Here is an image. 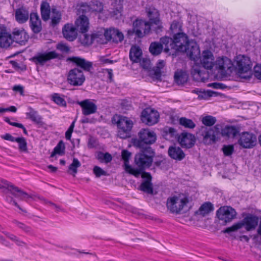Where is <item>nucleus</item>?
I'll use <instances>...</instances> for the list:
<instances>
[{"label": "nucleus", "instance_id": "obj_58", "mask_svg": "<svg viewBox=\"0 0 261 261\" xmlns=\"http://www.w3.org/2000/svg\"><path fill=\"white\" fill-rule=\"evenodd\" d=\"M139 62L143 69L149 70L151 68V62L149 59L144 58L140 59Z\"/></svg>", "mask_w": 261, "mask_h": 261}, {"label": "nucleus", "instance_id": "obj_17", "mask_svg": "<svg viewBox=\"0 0 261 261\" xmlns=\"http://www.w3.org/2000/svg\"><path fill=\"white\" fill-rule=\"evenodd\" d=\"M66 61L72 63L74 65L85 71H90L93 68V63L80 57L73 56L67 58Z\"/></svg>", "mask_w": 261, "mask_h": 261}, {"label": "nucleus", "instance_id": "obj_52", "mask_svg": "<svg viewBox=\"0 0 261 261\" xmlns=\"http://www.w3.org/2000/svg\"><path fill=\"white\" fill-rule=\"evenodd\" d=\"M52 100L57 105L62 106H66V102L65 100L60 96L58 93H54L52 95Z\"/></svg>", "mask_w": 261, "mask_h": 261}, {"label": "nucleus", "instance_id": "obj_31", "mask_svg": "<svg viewBox=\"0 0 261 261\" xmlns=\"http://www.w3.org/2000/svg\"><path fill=\"white\" fill-rule=\"evenodd\" d=\"M220 130L222 136L228 138H234L239 133V128L234 126H226Z\"/></svg>", "mask_w": 261, "mask_h": 261}, {"label": "nucleus", "instance_id": "obj_9", "mask_svg": "<svg viewBox=\"0 0 261 261\" xmlns=\"http://www.w3.org/2000/svg\"><path fill=\"white\" fill-rule=\"evenodd\" d=\"M221 125H216L212 128H207L205 126L201 127V135L203 137V141L204 144L210 145L216 142V136L220 133Z\"/></svg>", "mask_w": 261, "mask_h": 261}, {"label": "nucleus", "instance_id": "obj_24", "mask_svg": "<svg viewBox=\"0 0 261 261\" xmlns=\"http://www.w3.org/2000/svg\"><path fill=\"white\" fill-rule=\"evenodd\" d=\"M77 31V29L72 24L69 23L65 24L62 30L63 36L69 41H73L76 38Z\"/></svg>", "mask_w": 261, "mask_h": 261}, {"label": "nucleus", "instance_id": "obj_27", "mask_svg": "<svg viewBox=\"0 0 261 261\" xmlns=\"http://www.w3.org/2000/svg\"><path fill=\"white\" fill-rule=\"evenodd\" d=\"M146 12L147 15L149 18L148 21L150 24H158L161 19L160 18V13L159 11L154 7H150L146 8Z\"/></svg>", "mask_w": 261, "mask_h": 261}, {"label": "nucleus", "instance_id": "obj_21", "mask_svg": "<svg viewBox=\"0 0 261 261\" xmlns=\"http://www.w3.org/2000/svg\"><path fill=\"white\" fill-rule=\"evenodd\" d=\"M178 141L182 147L191 148L195 144V137L192 134L183 132L178 136Z\"/></svg>", "mask_w": 261, "mask_h": 261}, {"label": "nucleus", "instance_id": "obj_46", "mask_svg": "<svg viewBox=\"0 0 261 261\" xmlns=\"http://www.w3.org/2000/svg\"><path fill=\"white\" fill-rule=\"evenodd\" d=\"M16 142L18 144V149L20 152L28 153V148L26 139L24 137L16 138Z\"/></svg>", "mask_w": 261, "mask_h": 261}, {"label": "nucleus", "instance_id": "obj_19", "mask_svg": "<svg viewBox=\"0 0 261 261\" xmlns=\"http://www.w3.org/2000/svg\"><path fill=\"white\" fill-rule=\"evenodd\" d=\"M104 36L107 40L112 41L116 43L121 42L124 39L123 33L115 28H110L105 30Z\"/></svg>", "mask_w": 261, "mask_h": 261}, {"label": "nucleus", "instance_id": "obj_18", "mask_svg": "<svg viewBox=\"0 0 261 261\" xmlns=\"http://www.w3.org/2000/svg\"><path fill=\"white\" fill-rule=\"evenodd\" d=\"M58 57V54L55 51H51L48 53H38L33 57L31 60L36 65L39 64L43 66L47 61Z\"/></svg>", "mask_w": 261, "mask_h": 261}, {"label": "nucleus", "instance_id": "obj_50", "mask_svg": "<svg viewBox=\"0 0 261 261\" xmlns=\"http://www.w3.org/2000/svg\"><path fill=\"white\" fill-rule=\"evenodd\" d=\"M80 40L81 43L84 45H90L94 42V39L92 37V34L89 36L86 33H82V35L80 36Z\"/></svg>", "mask_w": 261, "mask_h": 261}, {"label": "nucleus", "instance_id": "obj_39", "mask_svg": "<svg viewBox=\"0 0 261 261\" xmlns=\"http://www.w3.org/2000/svg\"><path fill=\"white\" fill-rule=\"evenodd\" d=\"M163 46L162 43L158 42H153L150 44L149 47V52L153 56H158L162 52Z\"/></svg>", "mask_w": 261, "mask_h": 261}, {"label": "nucleus", "instance_id": "obj_5", "mask_svg": "<svg viewBox=\"0 0 261 261\" xmlns=\"http://www.w3.org/2000/svg\"><path fill=\"white\" fill-rule=\"evenodd\" d=\"M235 68L240 78L245 80H249L251 78V64L248 57L244 55L237 56Z\"/></svg>", "mask_w": 261, "mask_h": 261}, {"label": "nucleus", "instance_id": "obj_53", "mask_svg": "<svg viewBox=\"0 0 261 261\" xmlns=\"http://www.w3.org/2000/svg\"><path fill=\"white\" fill-rule=\"evenodd\" d=\"M3 192L6 195L5 196V200L6 201L10 203H13L15 206L17 207L19 210L22 211H24L20 206L18 205V204L15 201V200L13 199L12 197L8 195L9 191L7 190H3Z\"/></svg>", "mask_w": 261, "mask_h": 261}, {"label": "nucleus", "instance_id": "obj_20", "mask_svg": "<svg viewBox=\"0 0 261 261\" xmlns=\"http://www.w3.org/2000/svg\"><path fill=\"white\" fill-rule=\"evenodd\" d=\"M11 35L12 42H15L21 45H24L29 39V35L22 28L14 29Z\"/></svg>", "mask_w": 261, "mask_h": 261}, {"label": "nucleus", "instance_id": "obj_13", "mask_svg": "<svg viewBox=\"0 0 261 261\" xmlns=\"http://www.w3.org/2000/svg\"><path fill=\"white\" fill-rule=\"evenodd\" d=\"M256 136L253 133L244 132L240 135L239 144L244 148H252L256 145Z\"/></svg>", "mask_w": 261, "mask_h": 261}, {"label": "nucleus", "instance_id": "obj_55", "mask_svg": "<svg viewBox=\"0 0 261 261\" xmlns=\"http://www.w3.org/2000/svg\"><path fill=\"white\" fill-rule=\"evenodd\" d=\"M105 30V29L101 28L100 31L92 33V37L93 38L94 41H96L97 42H100L104 36Z\"/></svg>", "mask_w": 261, "mask_h": 261}, {"label": "nucleus", "instance_id": "obj_56", "mask_svg": "<svg viewBox=\"0 0 261 261\" xmlns=\"http://www.w3.org/2000/svg\"><path fill=\"white\" fill-rule=\"evenodd\" d=\"M54 149L59 155H62L64 154L65 146L63 141L62 140L60 141Z\"/></svg>", "mask_w": 261, "mask_h": 261}, {"label": "nucleus", "instance_id": "obj_43", "mask_svg": "<svg viewBox=\"0 0 261 261\" xmlns=\"http://www.w3.org/2000/svg\"><path fill=\"white\" fill-rule=\"evenodd\" d=\"M178 122L180 125L187 128L193 129L196 126L195 123L192 120L186 117H182L180 118Z\"/></svg>", "mask_w": 261, "mask_h": 261}, {"label": "nucleus", "instance_id": "obj_35", "mask_svg": "<svg viewBox=\"0 0 261 261\" xmlns=\"http://www.w3.org/2000/svg\"><path fill=\"white\" fill-rule=\"evenodd\" d=\"M213 210L214 206L212 203L210 202H207L202 204L200 206L198 211L196 212V213L201 215L202 216H205Z\"/></svg>", "mask_w": 261, "mask_h": 261}, {"label": "nucleus", "instance_id": "obj_54", "mask_svg": "<svg viewBox=\"0 0 261 261\" xmlns=\"http://www.w3.org/2000/svg\"><path fill=\"white\" fill-rule=\"evenodd\" d=\"M222 150L225 156H230L234 152V147L232 145H224Z\"/></svg>", "mask_w": 261, "mask_h": 261}, {"label": "nucleus", "instance_id": "obj_61", "mask_svg": "<svg viewBox=\"0 0 261 261\" xmlns=\"http://www.w3.org/2000/svg\"><path fill=\"white\" fill-rule=\"evenodd\" d=\"M254 75L258 80H261V65H256L254 67Z\"/></svg>", "mask_w": 261, "mask_h": 261}, {"label": "nucleus", "instance_id": "obj_57", "mask_svg": "<svg viewBox=\"0 0 261 261\" xmlns=\"http://www.w3.org/2000/svg\"><path fill=\"white\" fill-rule=\"evenodd\" d=\"M30 27L34 33L38 34L42 30L41 21H34V23H30Z\"/></svg>", "mask_w": 261, "mask_h": 261}, {"label": "nucleus", "instance_id": "obj_59", "mask_svg": "<svg viewBox=\"0 0 261 261\" xmlns=\"http://www.w3.org/2000/svg\"><path fill=\"white\" fill-rule=\"evenodd\" d=\"M93 173L97 177H99L101 176H107L108 175L106 171L97 166H95L93 168Z\"/></svg>", "mask_w": 261, "mask_h": 261}, {"label": "nucleus", "instance_id": "obj_29", "mask_svg": "<svg viewBox=\"0 0 261 261\" xmlns=\"http://www.w3.org/2000/svg\"><path fill=\"white\" fill-rule=\"evenodd\" d=\"M174 82L178 85H183L188 82V73L184 70H177L174 73Z\"/></svg>", "mask_w": 261, "mask_h": 261}, {"label": "nucleus", "instance_id": "obj_60", "mask_svg": "<svg viewBox=\"0 0 261 261\" xmlns=\"http://www.w3.org/2000/svg\"><path fill=\"white\" fill-rule=\"evenodd\" d=\"M156 34H159L163 31V26L162 21H160L158 24H151V28Z\"/></svg>", "mask_w": 261, "mask_h": 261}, {"label": "nucleus", "instance_id": "obj_26", "mask_svg": "<svg viewBox=\"0 0 261 261\" xmlns=\"http://www.w3.org/2000/svg\"><path fill=\"white\" fill-rule=\"evenodd\" d=\"M169 156L172 159L181 161L185 157V154L182 149L175 146H170L168 151Z\"/></svg>", "mask_w": 261, "mask_h": 261}, {"label": "nucleus", "instance_id": "obj_48", "mask_svg": "<svg viewBox=\"0 0 261 261\" xmlns=\"http://www.w3.org/2000/svg\"><path fill=\"white\" fill-rule=\"evenodd\" d=\"M96 158L100 162H104L106 163H110L112 160V156L109 152L103 153L101 151L98 152Z\"/></svg>", "mask_w": 261, "mask_h": 261}, {"label": "nucleus", "instance_id": "obj_11", "mask_svg": "<svg viewBox=\"0 0 261 261\" xmlns=\"http://www.w3.org/2000/svg\"><path fill=\"white\" fill-rule=\"evenodd\" d=\"M67 79L70 85L80 86L85 81V76L82 70L78 68H74L69 71Z\"/></svg>", "mask_w": 261, "mask_h": 261}, {"label": "nucleus", "instance_id": "obj_4", "mask_svg": "<svg viewBox=\"0 0 261 261\" xmlns=\"http://www.w3.org/2000/svg\"><path fill=\"white\" fill-rule=\"evenodd\" d=\"M156 140L155 133L148 129H142L138 133V138L133 139V145L138 148L151 147L150 145Z\"/></svg>", "mask_w": 261, "mask_h": 261}, {"label": "nucleus", "instance_id": "obj_51", "mask_svg": "<svg viewBox=\"0 0 261 261\" xmlns=\"http://www.w3.org/2000/svg\"><path fill=\"white\" fill-rule=\"evenodd\" d=\"M202 123L207 126H213L217 121L216 118L211 115H207L202 118Z\"/></svg>", "mask_w": 261, "mask_h": 261}, {"label": "nucleus", "instance_id": "obj_7", "mask_svg": "<svg viewBox=\"0 0 261 261\" xmlns=\"http://www.w3.org/2000/svg\"><path fill=\"white\" fill-rule=\"evenodd\" d=\"M188 202L189 199L187 196H173L167 199V206L172 213L179 214Z\"/></svg>", "mask_w": 261, "mask_h": 261}, {"label": "nucleus", "instance_id": "obj_32", "mask_svg": "<svg viewBox=\"0 0 261 261\" xmlns=\"http://www.w3.org/2000/svg\"><path fill=\"white\" fill-rule=\"evenodd\" d=\"M13 43L11 34L1 31L0 32V47H8Z\"/></svg>", "mask_w": 261, "mask_h": 261}, {"label": "nucleus", "instance_id": "obj_44", "mask_svg": "<svg viewBox=\"0 0 261 261\" xmlns=\"http://www.w3.org/2000/svg\"><path fill=\"white\" fill-rule=\"evenodd\" d=\"M81 166L80 162L76 158H73L72 163L69 165L68 167V173L72 175L73 176L77 172V168Z\"/></svg>", "mask_w": 261, "mask_h": 261}, {"label": "nucleus", "instance_id": "obj_34", "mask_svg": "<svg viewBox=\"0 0 261 261\" xmlns=\"http://www.w3.org/2000/svg\"><path fill=\"white\" fill-rule=\"evenodd\" d=\"M41 15L43 21H47L49 19L50 14V7L47 2H43L40 7Z\"/></svg>", "mask_w": 261, "mask_h": 261}, {"label": "nucleus", "instance_id": "obj_49", "mask_svg": "<svg viewBox=\"0 0 261 261\" xmlns=\"http://www.w3.org/2000/svg\"><path fill=\"white\" fill-rule=\"evenodd\" d=\"M207 74L204 71H202L198 69H195L193 72L194 79L197 81H201L204 82L207 79V77H204V75Z\"/></svg>", "mask_w": 261, "mask_h": 261}, {"label": "nucleus", "instance_id": "obj_15", "mask_svg": "<svg viewBox=\"0 0 261 261\" xmlns=\"http://www.w3.org/2000/svg\"><path fill=\"white\" fill-rule=\"evenodd\" d=\"M189 41L187 34L182 32H177L174 35L173 38V49L181 52L186 50V45Z\"/></svg>", "mask_w": 261, "mask_h": 261}, {"label": "nucleus", "instance_id": "obj_63", "mask_svg": "<svg viewBox=\"0 0 261 261\" xmlns=\"http://www.w3.org/2000/svg\"><path fill=\"white\" fill-rule=\"evenodd\" d=\"M140 175H141L142 178L144 179V181H151L152 176L150 173L146 172L144 170L142 171Z\"/></svg>", "mask_w": 261, "mask_h": 261}, {"label": "nucleus", "instance_id": "obj_42", "mask_svg": "<svg viewBox=\"0 0 261 261\" xmlns=\"http://www.w3.org/2000/svg\"><path fill=\"white\" fill-rule=\"evenodd\" d=\"M139 190L148 194H154L151 181H143L139 186Z\"/></svg>", "mask_w": 261, "mask_h": 261}, {"label": "nucleus", "instance_id": "obj_12", "mask_svg": "<svg viewBox=\"0 0 261 261\" xmlns=\"http://www.w3.org/2000/svg\"><path fill=\"white\" fill-rule=\"evenodd\" d=\"M1 182L5 186V190H7L14 197L19 200H23L32 197L27 193L5 179H2Z\"/></svg>", "mask_w": 261, "mask_h": 261}, {"label": "nucleus", "instance_id": "obj_1", "mask_svg": "<svg viewBox=\"0 0 261 261\" xmlns=\"http://www.w3.org/2000/svg\"><path fill=\"white\" fill-rule=\"evenodd\" d=\"M140 151L136 154L134 162L137 168L132 166H127V168L132 170V175L139 177L142 172L147 168H149L153 162L155 156V150L152 147L139 148Z\"/></svg>", "mask_w": 261, "mask_h": 261}, {"label": "nucleus", "instance_id": "obj_45", "mask_svg": "<svg viewBox=\"0 0 261 261\" xmlns=\"http://www.w3.org/2000/svg\"><path fill=\"white\" fill-rule=\"evenodd\" d=\"M92 12H101L103 6L101 2L97 0H92L89 3Z\"/></svg>", "mask_w": 261, "mask_h": 261}, {"label": "nucleus", "instance_id": "obj_14", "mask_svg": "<svg viewBox=\"0 0 261 261\" xmlns=\"http://www.w3.org/2000/svg\"><path fill=\"white\" fill-rule=\"evenodd\" d=\"M159 113L150 108H146L141 113V119L146 124L151 126L158 122Z\"/></svg>", "mask_w": 261, "mask_h": 261}, {"label": "nucleus", "instance_id": "obj_41", "mask_svg": "<svg viewBox=\"0 0 261 261\" xmlns=\"http://www.w3.org/2000/svg\"><path fill=\"white\" fill-rule=\"evenodd\" d=\"M3 233L10 240L15 242L16 245L19 247H26L27 244L24 241L21 240L19 238L14 234L7 231H3Z\"/></svg>", "mask_w": 261, "mask_h": 261}, {"label": "nucleus", "instance_id": "obj_28", "mask_svg": "<svg viewBox=\"0 0 261 261\" xmlns=\"http://www.w3.org/2000/svg\"><path fill=\"white\" fill-rule=\"evenodd\" d=\"M28 110L29 112L25 114L27 119H29L35 124L40 125H43L42 117L38 114L37 111L31 107H29Z\"/></svg>", "mask_w": 261, "mask_h": 261}, {"label": "nucleus", "instance_id": "obj_3", "mask_svg": "<svg viewBox=\"0 0 261 261\" xmlns=\"http://www.w3.org/2000/svg\"><path fill=\"white\" fill-rule=\"evenodd\" d=\"M112 122L117 124L119 130L118 136L125 139L129 136V133L133 126V122L128 117L115 114L112 118Z\"/></svg>", "mask_w": 261, "mask_h": 261}, {"label": "nucleus", "instance_id": "obj_22", "mask_svg": "<svg viewBox=\"0 0 261 261\" xmlns=\"http://www.w3.org/2000/svg\"><path fill=\"white\" fill-rule=\"evenodd\" d=\"M77 103L82 108V113L85 116H88L96 112L97 107L95 103L92 102L90 99H86Z\"/></svg>", "mask_w": 261, "mask_h": 261}, {"label": "nucleus", "instance_id": "obj_33", "mask_svg": "<svg viewBox=\"0 0 261 261\" xmlns=\"http://www.w3.org/2000/svg\"><path fill=\"white\" fill-rule=\"evenodd\" d=\"M29 12L23 8L17 9L15 11V18L19 23L25 22L29 18Z\"/></svg>", "mask_w": 261, "mask_h": 261}, {"label": "nucleus", "instance_id": "obj_37", "mask_svg": "<svg viewBox=\"0 0 261 261\" xmlns=\"http://www.w3.org/2000/svg\"><path fill=\"white\" fill-rule=\"evenodd\" d=\"M52 16L50 25L52 27H55L58 25L61 20L62 14L60 11L56 8H52L51 9Z\"/></svg>", "mask_w": 261, "mask_h": 261}, {"label": "nucleus", "instance_id": "obj_47", "mask_svg": "<svg viewBox=\"0 0 261 261\" xmlns=\"http://www.w3.org/2000/svg\"><path fill=\"white\" fill-rule=\"evenodd\" d=\"M13 223L15 224L19 228L23 230L25 233L31 235L34 234V231L30 226L27 225L25 224L19 222L16 220H14L13 221Z\"/></svg>", "mask_w": 261, "mask_h": 261}, {"label": "nucleus", "instance_id": "obj_62", "mask_svg": "<svg viewBox=\"0 0 261 261\" xmlns=\"http://www.w3.org/2000/svg\"><path fill=\"white\" fill-rule=\"evenodd\" d=\"M180 28L181 27L178 21H173L170 25V29L173 32H175L177 31L180 30Z\"/></svg>", "mask_w": 261, "mask_h": 261}, {"label": "nucleus", "instance_id": "obj_64", "mask_svg": "<svg viewBox=\"0 0 261 261\" xmlns=\"http://www.w3.org/2000/svg\"><path fill=\"white\" fill-rule=\"evenodd\" d=\"M57 48L64 53H68L70 50L69 47L66 45L62 43L58 44Z\"/></svg>", "mask_w": 261, "mask_h": 261}, {"label": "nucleus", "instance_id": "obj_2", "mask_svg": "<svg viewBox=\"0 0 261 261\" xmlns=\"http://www.w3.org/2000/svg\"><path fill=\"white\" fill-rule=\"evenodd\" d=\"M258 221L259 218L257 216L251 214H248L241 221L226 228L223 230V232L225 233H230L231 232L238 230L243 226L245 227L247 231H250L256 228L258 225Z\"/></svg>", "mask_w": 261, "mask_h": 261}, {"label": "nucleus", "instance_id": "obj_36", "mask_svg": "<svg viewBox=\"0 0 261 261\" xmlns=\"http://www.w3.org/2000/svg\"><path fill=\"white\" fill-rule=\"evenodd\" d=\"M77 14L80 16H86L92 13L90 5L87 3H81L78 6Z\"/></svg>", "mask_w": 261, "mask_h": 261}, {"label": "nucleus", "instance_id": "obj_8", "mask_svg": "<svg viewBox=\"0 0 261 261\" xmlns=\"http://www.w3.org/2000/svg\"><path fill=\"white\" fill-rule=\"evenodd\" d=\"M214 66L219 70L221 77H225L232 72L233 69V63L231 60L226 57H219L215 62Z\"/></svg>", "mask_w": 261, "mask_h": 261}, {"label": "nucleus", "instance_id": "obj_10", "mask_svg": "<svg viewBox=\"0 0 261 261\" xmlns=\"http://www.w3.org/2000/svg\"><path fill=\"white\" fill-rule=\"evenodd\" d=\"M237 215L235 209L230 206H221L216 212L218 218L222 221L223 225L230 222L236 217Z\"/></svg>", "mask_w": 261, "mask_h": 261}, {"label": "nucleus", "instance_id": "obj_40", "mask_svg": "<svg viewBox=\"0 0 261 261\" xmlns=\"http://www.w3.org/2000/svg\"><path fill=\"white\" fill-rule=\"evenodd\" d=\"M132 153L127 150H123L121 152L122 159L124 161V165L125 166V170L126 172L132 174V170L127 168V166H131L129 165V160L131 156Z\"/></svg>", "mask_w": 261, "mask_h": 261}, {"label": "nucleus", "instance_id": "obj_6", "mask_svg": "<svg viewBox=\"0 0 261 261\" xmlns=\"http://www.w3.org/2000/svg\"><path fill=\"white\" fill-rule=\"evenodd\" d=\"M150 31L151 24L149 22L137 19L133 22V28L127 30L126 36L129 39L132 38L134 35L137 38H142L149 34Z\"/></svg>", "mask_w": 261, "mask_h": 261}, {"label": "nucleus", "instance_id": "obj_16", "mask_svg": "<svg viewBox=\"0 0 261 261\" xmlns=\"http://www.w3.org/2000/svg\"><path fill=\"white\" fill-rule=\"evenodd\" d=\"M186 50L182 52L186 53L189 58L193 61H197L200 56L199 47L197 42L194 40L189 41L186 45Z\"/></svg>", "mask_w": 261, "mask_h": 261}, {"label": "nucleus", "instance_id": "obj_23", "mask_svg": "<svg viewBox=\"0 0 261 261\" xmlns=\"http://www.w3.org/2000/svg\"><path fill=\"white\" fill-rule=\"evenodd\" d=\"M202 66L206 69H211L214 66V57L213 53L209 50H205L202 52L200 60Z\"/></svg>", "mask_w": 261, "mask_h": 261}, {"label": "nucleus", "instance_id": "obj_30", "mask_svg": "<svg viewBox=\"0 0 261 261\" xmlns=\"http://www.w3.org/2000/svg\"><path fill=\"white\" fill-rule=\"evenodd\" d=\"M142 55L140 47L137 45H133L129 50V59L134 63H138Z\"/></svg>", "mask_w": 261, "mask_h": 261}, {"label": "nucleus", "instance_id": "obj_25", "mask_svg": "<svg viewBox=\"0 0 261 261\" xmlns=\"http://www.w3.org/2000/svg\"><path fill=\"white\" fill-rule=\"evenodd\" d=\"M75 27L81 33L88 32L89 28V21L88 17L79 16L75 21Z\"/></svg>", "mask_w": 261, "mask_h": 261}, {"label": "nucleus", "instance_id": "obj_38", "mask_svg": "<svg viewBox=\"0 0 261 261\" xmlns=\"http://www.w3.org/2000/svg\"><path fill=\"white\" fill-rule=\"evenodd\" d=\"M162 43V46H165L164 51L165 53H168L170 49H173V38L165 36L160 38V42Z\"/></svg>", "mask_w": 261, "mask_h": 261}]
</instances>
